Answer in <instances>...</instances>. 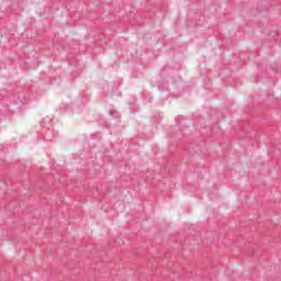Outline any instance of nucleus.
Segmentation results:
<instances>
[{"label":"nucleus","instance_id":"7ed1b4c3","mask_svg":"<svg viewBox=\"0 0 281 281\" xmlns=\"http://www.w3.org/2000/svg\"><path fill=\"white\" fill-rule=\"evenodd\" d=\"M130 109H133V104L130 105Z\"/></svg>","mask_w":281,"mask_h":281},{"label":"nucleus","instance_id":"f03ea898","mask_svg":"<svg viewBox=\"0 0 281 281\" xmlns=\"http://www.w3.org/2000/svg\"><path fill=\"white\" fill-rule=\"evenodd\" d=\"M109 114H110L112 117H120V113H119L116 110H110Z\"/></svg>","mask_w":281,"mask_h":281},{"label":"nucleus","instance_id":"f257e3e1","mask_svg":"<svg viewBox=\"0 0 281 281\" xmlns=\"http://www.w3.org/2000/svg\"><path fill=\"white\" fill-rule=\"evenodd\" d=\"M42 126L47 128L44 134V139L46 142H52L54 137H56V133L54 132V123L52 122V116H46L42 120Z\"/></svg>","mask_w":281,"mask_h":281}]
</instances>
